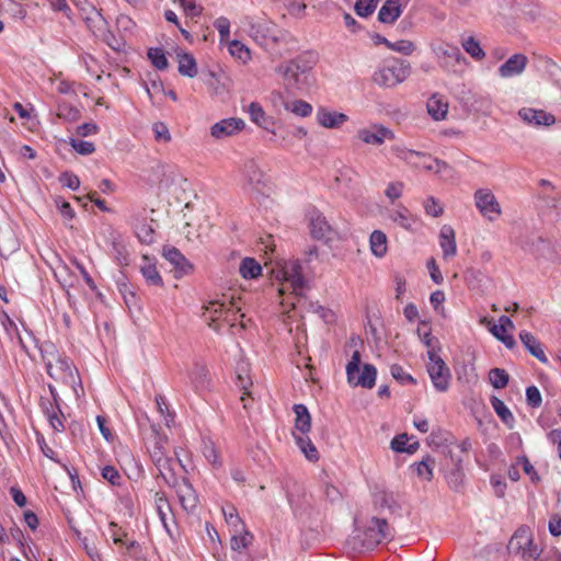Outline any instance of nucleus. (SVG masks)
<instances>
[{
  "instance_id": "nucleus-47",
  "label": "nucleus",
  "mask_w": 561,
  "mask_h": 561,
  "mask_svg": "<svg viewBox=\"0 0 561 561\" xmlns=\"http://www.w3.org/2000/svg\"><path fill=\"white\" fill-rule=\"evenodd\" d=\"M285 107L300 117H307L312 113L311 104L304 100H296L291 103H287Z\"/></svg>"
},
{
  "instance_id": "nucleus-29",
  "label": "nucleus",
  "mask_w": 561,
  "mask_h": 561,
  "mask_svg": "<svg viewBox=\"0 0 561 561\" xmlns=\"http://www.w3.org/2000/svg\"><path fill=\"white\" fill-rule=\"evenodd\" d=\"M427 112L435 121L444 119L448 112V104L435 94L427 102Z\"/></svg>"
},
{
  "instance_id": "nucleus-9",
  "label": "nucleus",
  "mask_w": 561,
  "mask_h": 561,
  "mask_svg": "<svg viewBox=\"0 0 561 561\" xmlns=\"http://www.w3.org/2000/svg\"><path fill=\"white\" fill-rule=\"evenodd\" d=\"M47 374L56 381L70 385L76 381L75 370L72 363L59 355H53L46 363Z\"/></svg>"
},
{
  "instance_id": "nucleus-36",
  "label": "nucleus",
  "mask_w": 561,
  "mask_h": 561,
  "mask_svg": "<svg viewBox=\"0 0 561 561\" xmlns=\"http://www.w3.org/2000/svg\"><path fill=\"white\" fill-rule=\"evenodd\" d=\"M491 405L497 416L510 427L512 428L514 426V416L510 409L505 405V403L499 399L497 397L491 398Z\"/></svg>"
},
{
  "instance_id": "nucleus-13",
  "label": "nucleus",
  "mask_w": 561,
  "mask_h": 561,
  "mask_svg": "<svg viewBox=\"0 0 561 561\" xmlns=\"http://www.w3.org/2000/svg\"><path fill=\"white\" fill-rule=\"evenodd\" d=\"M236 386L242 391L240 400L243 402V408L249 409V399L254 400V394L250 391L253 382L250 376V367L247 362H240L237 365Z\"/></svg>"
},
{
  "instance_id": "nucleus-3",
  "label": "nucleus",
  "mask_w": 561,
  "mask_h": 561,
  "mask_svg": "<svg viewBox=\"0 0 561 561\" xmlns=\"http://www.w3.org/2000/svg\"><path fill=\"white\" fill-rule=\"evenodd\" d=\"M508 553L519 557L523 561H537L541 550L534 543L529 527L520 526L511 537L507 545Z\"/></svg>"
},
{
  "instance_id": "nucleus-21",
  "label": "nucleus",
  "mask_w": 561,
  "mask_h": 561,
  "mask_svg": "<svg viewBox=\"0 0 561 561\" xmlns=\"http://www.w3.org/2000/svg\"><path fill=\"white\" fill-rule=\"evenodd\" d=\"M402 13L400 0H386L378 12V21L383 24H393Z\"/></svg>"
},
{
  "instance_id": "nucleus-55",
  "label": "nucleus",
  "mask_w": 561,
  "mask_h": 561,
  "mask_svg": "<svg viewBox=\"0 0 561 561\" xmlns=\"http://www.w3.org/2000/svg\"><path fill=\"white\" fill-rule=\"evenodd\" d=\"M152 131L154 135V139L157 141H161V142L171 141V135H170L169 128L164 123H162V122L154 123L152 126Z\"/></svg>"
},
{
  "instance_id": "nucleus-40",
  "label": "nucleus",
  "mask_w": 561,
  "mask_h": 561,
  "mask_svg": "<svg viewBox=\"0 0 561 561\" xmlns=\"http://www.w3.org/2000/svg\"><path fill=\"white\" fill-rule=\"evenodd\" d=\"M222 514L227 524L232 528L233 533H239L243 530V526L245 525L238 515V512L234 506L230 505L228 507H224Z\"/></svg>"
},
{
  "instance_id": "nucleus-64",
  "label": "nucleus",
  "mask_w": 561,
  "mask_h": 561,
  "mask_svg": "<svg viewBox=\"0 0 561 561\" xmlns=\"http://www.w3.org/2000/svg\"><path fill=\"white\" fill-rule=\"evenodd\" d=\"M465 278L470 287L479 286L483 278V274L474 268H469L465 273Z\"/></svg>"
},
{
  "instance_id": "nucleus-17",
  "label": "nucleus",
  "mask_w": 561,
  "mask_h": 561,
  "mask_svg": "<svg viewBox=\"0 0 561 561\" xmlns=\"http://www.w3.org/2000/svg\"><path fill=\"white\" fill-rule=\"evenodd\" d=\"M310 231L314 239L329 241L332 238L333 230L327 218L319 211H313L310 216Z\"/></svg>"
},
{
  "instance_id": "nucleus-52",
  "label": "nucleus",
  "mask_w": 561,
  "mask_h": 561,
  "mask_svg": "<svg viewBox=\"0 0 561 561\" xmlns=\"http://www.w3.org/2000/svg\"><path fill=\"white\" fill-rule=\"evenodd\" d=\"M389 49L409 56L415 50V45L408 39H400L397 42H390Z\"/></svg>"
},
{
  "instance_id": "nucleus-35",
  "label": "nucleus",
  "mask_w": 561,
  "mask_h": 561,
  "mask_svg": "<svg viewBox=\"0 0 561 561\" xmlns=\"http://www.w3.org/2000/svg\"><path fill=\"white\" fill-rule=\"evenodd\" d=\"M446 480H447L448 485L453 490L457 491L462 486L463 480H465V473H463V469H462V460L460 458L455 461V468L451 469L446 474Z\"/></svg>"
},
{
  "instance_id": "nucleus-8",
  "label": "nucleus",
  "mask_w": 561,
  "mask_h": 561,
  "mask_svg": "<svg viewBox=\"0 0 561 561\" xmlns=\"http://www.w3.org/2000/svg\"><path fill=\"white\" fill-rule=\"evenodd\" d=\"M164 482L175 489L179 501L185 511L192 512L195 510L197 506V495L187 479L178 478L173 472L165 477Z\"/></svg>"
},
{
  "instance_id": "nucleus-43",
  "label": "nucleus",
  "mask_w": 561,
  "mask_h": 561,
  "mask_svg": "<svg viewBox=\"0 0 561 561\" xmlns=\"http://www.w3.org/2000/svg\"><path fill=\"white\" fill-rule=\"evenodd\" d=\"M374 504L377 508L383 510L388 508L390 511H394L397 508V503L391 492L380 491L374 496Z\"/></svg>"
},
{
  "instance_id": "nucleus-32",
  "label": "nucleus",
  "mask_w": 561,
  "mask_h": 561,
  "mask_svg": "<svg viewBox=\"0 0 561 561\" xmlns=\"http://www.w3.org/2000/svg\"><path fill=\"white\" fill-rule=\"evenodd\" d=\"M297 446L304 453L306 458L310 461H317L319 459V453L311 439L307 435H294Z\"/></svg>"
},
{
  "instance_id": "nucleus-45",
  "label": "nucleus",
  "mask_w": 561,
  "mask_h": 561,
  "mask_svg": "<svg viewBox=\"0 0 561 561\" xmlns=\"http://www.w3.org/2000/svg\"><path fill=\"white\" fill-rule=\"evenodd\" d=\"M390 218L393 222L404 228L405 230L412 229L413 219L407 208L394 209L390 214Z\"/></svg>"
},
{
  "instance_id": "nucleus-16",
  "label": "nucleus",
  "mask_w": 561,
  "mask_h": 561,
  "mask_svg": "<svg viewBox=\"0 0 561 561\" xmlns=\"http://www.w3.org/2000/svg\"><path fill=\"white\" fill-rule=\"evenodd\" d=\"M241 309L239 306H237L231 300L227 305L225 301L219 300H211L208 302V305L205 307V313L204 316L209 314V319L215 322L216 320L225 317L226 319L229 317V314H234L239 312Z\"/></svg>"
},
{
  "instance_id": "nucleus-53",
  "label": "nucleus",
  "mask_w": 561,
  "mask_h": 561,
  "mask_svg": "<svg viewBox=\"0 0 561 561\" xmlns=\"http://www.w3.org/2000/svg\"><path fill=\"white\" fill-rule=\"evenodd\" d=\"M70 145L78 153L83 156L91 154L95 151V146L91 141L71 138Z\"/></svg>"
},
{
  "instance_id": "nucleus-46",
  "label": "nucleus",
  "mask_w": 561,
  "mask_h": 561,
  "mask_svg": "<svg viewBox=\"0 0 561 561\" xmlns=\"http://www.w3.org/2000/svg\"><path fill=\"white\" fill-rule=\"evenodd\" d=\"M148 58L150 59L152 65L159 70H164L169 66L165 54L161 48H149Z\"/></svg>"
},
{
  "instance_id": "nucleus-57",
  "label": "nucleus",
  "mask_w": 561,
  "mask_h": 561,
  "mask_svg": "<svg viewBox=\"0 0 561 561\" xmlns=\"http://www.w3.org/2000/svg\"><path fill=\"white\" fill-rule=\"evenodd\" d=\"M215 28L218 31L220 35V41H228L230 35V22L227 18L220 16L214 22Z\"/></svg>"
},
{
  "instance_id": "nucleus-12",
  "label": "nucleus",
  "mask_w": 561,
  "mask_h": 561,
  "mask_svg": "<svg viewBox=\"0 0 561 561\" xmlns=\"http://www.w3.org/2000/svg\"><path fill=\"white\" fill-rule=\"evenodd\" d=\"M163 257L173 266L174 276L176 278L188 275L193 272L192 263L174 247H164L162 251Z\"/></svg>"
},
{
  "instance_id": "nucleus-26",
  "label": "nucleus",
  "mask_w": 561,
  "mask_h": 561,
  "mask_svg": "<svg viewBox=\"0 0 561 561\" xmlns=\"http://www.w3.org/2000/svg\"><path fill=\"white\" fill-rule=\"evenodd\" d=\"M190 379L196 389H206L210 383L209 371L204 364L195 363Z\"/></svg>"
},
{
  "instance_id": "nucleus-25",
  "label": "nucleus",
  "mask_w": 561,
  "mask_h": 561,
  "mask_svg": "<svg viewBox=\"0 0 561 561\" xmlns=\"http://www.w3.org/2000/svg\"><path fill=\"white\" fill-rule=\"evenodd\" d=\"M293 411L295 417V428L299 432L298 435H307L311 428V415L305 404H295Z\"/></svg>"
},
{
  "instance_id": "nucleus-20",
  "label": "nucleus",
  "mask_w": 561,
  "mask_h": 561,
  "mask_svg": "<svg viewBox=\"0 0 561 561\" xmlns=\"http://www.w3.org/2000/svg\"><path fill=\"white\" fill-rule=\"evenodd\" d=\"M347 119L348 117L345 114L329 111L325 107H320L317 112L318 124L325 128H339Z\"/></svg>"
},
{
  "instance_id": "nucleus-34",
  "label": "nucleus",
  "mask_w": 561,
  "mask_h": 561,
  "mask_svg": "<svg viewBox=\"0 0 561 561\" xmlns=\"http://www.w3.org/2000/svg\"><path fill=\"white\" fill-rule=\"evenodd\" d=\"M261 265L252 257H244L239 266V273L243 278L252 279L261 275Z\"/></svg>"
},
{
  "instance_id": "nucleus-42",
  "label": "nucleus",
  "mask_w": 561,
  "mask_h": 561,
  "mask_svg": "<svg viewBox=\"0 0 561 561\" xmlns=\"http://www.w3.org/2000/svg\"><path fill=\"white\" fill-rule=\"evenodd\" d=\"M489 380L493 388L503 389L510 381V375L503 368H492L489 371Z\"/></svg>"
},
{
  "instance_id": "nucleus-24",
  "label": "nucleus",
  "mask_w": 561,
  "mask_h": 561,
  "mask_svg": "<svg viewBox=\"0 0 561 561\" xmlns=\"http://www.w3.org/2000/svg\"><path fill=\"white\" fill-rule=\"evenodd\" d=\"M377 369L371 364H364L362 374L354 375L352 381H347L351 386L371 389L376 383Z\"/></svg>"
},
{
  "instance_id": "nucleus-61",
  "label": "nucleus",
  "mask_w": 561,
  "mask_h": 561,
  "mask_svg": "<svg viewBox=\"0 0 561 561\" xmlns=\"http://www.w3.org/2000/svg\"><path fill=\"white\" fill-rule=\"evenodd\" d=\"M517 463L523 467L524 472L530 477V480L533 482L537 483L540 480L534 466L530 463L529 459L526 456L518 457Z\"/></svg>"
},
{
  "instance_id": "nucleus-56",
  "label": "nucleus",
  "mask_w": 561,
  "mask_h": 561,
  "mask_svg": "<svg viewBox=\"0 0 561 561\" xmlns=\"http://www.w3.org/2000/svg\"><path fill=\"white\" fill-rule=\"evenodd\" d=\"M359 365H360V353H359V351H355L352 354L351 360L346 365L347 381H352L353 376L357 375L359 373Z\"/></svg>"
},
{
  "instance_id": "nucleus-54",
  "label": "nucleus",
  "mask_w": 561,
  "mask_h": 561,
  "mask_svg": "<svg viewBox=\"0 0 561 561\" xmlns=\"http://www.w3.org/2000/svg\"><path fill=\"white\" fill-rule=\"evenodd\" d=\"M153 229L148 224H141L136 227V234L138 239L146 244H150L153 242Z\"/></svg>"
},
{
  "instance_id": "nucleus-58",
  "label": "nucleus",
  "mask_w": 561,
  "mask_h": 561,
  "mask_svg": "<svg viewBox=\"0 0 561 561\" xmlns=\"http://www.w3.org/2000/svg\"><path fill=\"white\" fill-rule=\"evenodd\" d=\"M154 503L157 513L161 519V522L165 525L167 510H169V504L163 493L157 492L154 495Z\"/></svg>"
},
{
  "instance_id": "nucleus-51",
  "label": "nucleus",
  "mask_w": 561,
  "mask_h": 561,
  "mask_svg": "<svg viewBox=\"0 0 561 561\" xmlns=\"http://www.w3.org/2000/svg\"><path fill=\"white\" fill-rule=\"evenodd\" d=\"M229 51L232 56L237 57L242 61H247L248 59H250L249 48L239 41H232L229 44Z\"/></svg>"
},
{
  "instance_id": "nucleus-15",
  "label": "nucleus",
  "mask_w": 561,
  "mask_h": 561,
  "mask_svg": "<svg viewBox=\"0 0 561 561\" xmlns=\"http://www.w3.org/2000/svg\"><path fill=\"white\" fill-rule=\"evenodd\" d=\"M518 116L527 124L534 126H551L554 124L556 118L542 110H534L524 107L518 111Z\"/></svg>"
},
{
  "instance_id": "nucleus-5",
  "label": "nucleus",
  "mask_w": 561,
  "mask_h": 561,
  "mask_svg": "<svg viewBox=\"0 0 561 561\" xmlns=\"http://www.w3.org/2000/svg\"><path fill=\"white\" fill-rule=\"evenodd\" d=\"M282 286L278 289L279 295L290 291L297 297H301L307 282L302 275V267L299 261L286 262L282 268Z\"/></svg>"
},
{
  "instance_id": "nucleus-14",
  "label": "nucleus",
  "mask_w": 561,
  "mask_h": 561,
  "mask_svg": "<svg viewBox=\"0 0 561 561\" xmlns=\"http://www.w3.org/2000/svg\"><path fill=\"white\" fill-rule=\"evenodd\" d=\"M245 126L243 119L238 117L224 118L210 127V135L215 139L221 140L231 137L241 131Z\"/></svg>"
},
{
  "instance_id": "nucleus-63",
  "label": "nucleus",
  "mask_w": 561,
  "mask_h": 561,
  "mask_svg": "<svg viewBox=\"0 0 561 561\" xmlns=\"http://www.w3.org/2000/svg\"><path fill=\"white\" fill-rule=\"evenodd\" d=\"M424 208L427 215L432 217H439L443 214V207L434 197H427L424 203Z\"/></svg>"
},
{
  "instance_id": "nucleus-59",
  "label": "nucleus",
  "mask_w": 561,
  "mask_h": 561,
  "mask_svg": "<svg viewBox=\"0 0 561 561\" xmlns=\"http://www.w3.org/2000/svg\"><path fill=\"white\" fill-rule=\"evenodd\" d=\"M526 400L527 404L533 408L540 407L542 402L541 393L536 386H529L526 389Z\"/></svg>"
},
{
  "instance_id": "nucleus-38",
  "label": "nucleus",
  "mask_w": 561,
  "mask_h": 561,
  "mask_svg": "<svg viewBox=\"0 0 561 561\" xmlns=\"http://www.w3.org/2000/svg\"><path fill=\"white\" fill-rule=\"evenodd\" d=\"M370 249L377 257H382L387 252V237L382 231L375 230L370 234Z\"/></svg>"
},
{
  "instance_id": "nucleus-31",
  "label": "nucleus",
  "mask_w": 561,
  "mask_h": 561,
  "mask_svg": "<svg viewBox=\"0 0 561 561\" xmlns=\"http://www.w3.org/2000/svg\"><path fill=\"white\" fill-rule=\"evenodd\" d=\"M140 272L149 285L161 286L162 277L160 276L156 265L144 256V264L140 266Z\"/></svg>"
},
{
  "instance_id": "nucleus-7",
  "label": "nucleus",
  "mask_w": 561,
  "mask_h": 561,
  "mask_svg": "<svg viewBox=\"0 0 561 561\" xmlns=\"http://www.w3.org/2000/svg\"><path fill=\"white\" fill-rule=\"evenodd\" d=\"M427 356L426 368L434 388L439 392L447 391L451 378L449 368L435 350L427 351Z\"/></svg>"
},
{
  "instance_id": "nucleus-1",
  "label": "nucleus",
  "mask_w": 561,
  "mask_h": 561,
  "mask_svg": "<svg viewBox=\"0 0 561 561\" xmlns=\"http://www.w3.org/2000/svg\"><path fill=\"white\" fill-rule=\"evenodd\" d=\"M312 56H298L289 62L278 67L287 89L304 91L311 84L310 70L314 65Z\"/></svg>"
},
{
  "instance_id": "nucleus-62",
  "label": "nucleus",
  "mask_w": 561,
  "mask_h": 561,
  "mask_svg": "<svg viewBox=\"0 0 561 561\" xmlns=\"http://www.w3.org/2000/svg\"><path fill=\"white\" fill-rule=\"evenodd\" d=\"M157 408L162 416H164L165 425L169 426L173 421V414L169 411L165 398L161 394L156 397Z\"/></svg>"
},
{
  "instance_id": "nucleus-50",
  "label": "nucleus",
  "mask_w": 561,
  "mask_h": 561,
  "mask_svg": "<svg viewBox=\"0 0 561 561\" xmlns=\"http://www.w3.org/2000/svg\"><path fill=\"white\" fill-rule=\"evenodd\" d=\"M390 373L391 376L402 385L416 383V380L410 374L405 373L404 369L398 364L391 365Z\"/></svg>"
},
{
  "instance_id": "nucleus-27",
  "label": "nucleus",
  "mask_w": 561,
  "mask_h": 561,
  "mask_svg": "<svg viewBox=\"0 0 561 561\" xmlns=\"http://www.w3.org/2000/svg\"><path fill=\"white\" fill-rule=\"evenodd\" d=\"M411 439H413V437L410 438L408 434L397 435L391 440V448L397 453H407L412 455L419 449L420 443L415 439L412 443H409Z\"/></svg>"
},
{
  "instance_id": "nucleus-30",
  "label": "nucleus",
  "mask_w": 561,
  "mask_h": 561,
  "mask_svg": "<svg viewBox=\"0 0 561 561\" xmlns=\"http://www.w3.org/2000/svg\"><path fill=\"white\" fill-rule=\"evenodd\" d=\"M248 113L250 115L251 121L257 126L268 130L270 123L272 119L266 116L263 107L257 102H252L249 105Z\"/></svg>"
},
{
  "instance_id": "nucleus-48",
  "label": "nucleus",
  "mask_w": 561,
  "mask_h": 561,
  "mask_svg": "<svg viewBox=\"0 0 561 561\" xmlns=\"http://www.w3.org/2000/svg\"><path fill=\"white\" fill-rule=\"evenodd\" d=\"M379 0H357L354 10L358 16L367 18L376 10Z\"/></svg>"
},
{
  "instance_id": "nucleus-18",
  "label": "nucleus",
  "mask_w": 561,
  "mask_h": 561,
  "mask_svg": "<svg viewBox=\"0 0 561 561\" xmlns=\"http://www.w3.org/2000/svg\"><path fill=\"white\" fill-rule=\"evenodd\" d=\"M357 136L363 142L375 146L381 145L386 139L394 138L393 133L383 126L359 129Z\"/></svg>"
},
{
  "instance_id": "nucleus-22",
  "label": "nucleus",
  "mask_w": 561,
  "mask_h": 561,
  "mask_svg": "<svg viewBox=\"0 0 561 561\" xmlns=\"http://www.w3.org/2000/svg\"><path fill=\"white\" fill-rule=\"evenodd\" d=\"M519 339L526 350L536 357L539 362L547 364L548 357L546 356L541 343L529 332L522 331Z\"/></svg>"
},
{
  "instance_id": "nucleus-11",
  "label": "nucleus",
  "mask_w": 561,
  "mask_h": 561,
  "mask_svg": "<svg viewBox=\"0 0 561 561\" xmlns=\"http://www.w3.org/2000/svg\"><path fill=\"white\" fill-rule=\"evenodd\" d=\"M244 184L254 191L261 192L267 182L266 175L254 159L244 161L241 168Z\"/></svg>"
},
{
  "instance_id": "nucleus-49",
  "label": "nucleus",
  "mask_w": 561,
  "mask_h": 561,
  "mask_svg": "<svg viewBox=\"0 0 561 561\" xmlns=\"http://www.w3.org/2000/svg\"><path fill=\"white\" fill-rule=\"evenodd\" d=\"M357 179V173L348 168L343 167L341 170H339L337 175L335 176V182L341 185H345L347 187L351 186L352 183H354Z\"/></svg>"
},
{
  "instance_id": "nucleus-2",
  "label": "nucleus",
  "mask_w": 561,
  "mask_h": 561,
  "mask_svg": "<svg viewBox=\"0 0 561 561\" xmlns=\"http://www.w3.org/2000/svg\"><path fill=\"white\" fill-rule=\"evenodd\" d=\"M410 75V65L401 59L391 58L375 71L373 81L385 88L394 87L404 81Z\"/></svg>"
},
{
  "instance_id": "nucleus-4",
  "label": "nucleus",
  "mask_w": 561,
  "mask_h": 561,
  "mask_svg": "<svg viewBox=\"0 0 561 561\" xmlns=\"http://www.w3.org/2000/svg\"><path fill=\"white\" fill-rule=\"evenodd\" d=\"M393 536V529L385 518L373 517L358 540L362 549L371 550L385 540H391ZM353 546L357 547V538H353Z\"/></svg>"
},
{
  "instance_id": "nucleus-41",
  "label": "nucleus",
  "mask_w": 561,
  "mask_h": 561,
  "mask_svg": "<svg viewBox=\"0 0 561 561\" xmlns=\"http://www.w3.org/2000/svg\"><path fill=\"white\" fill-rule=\"evenodd\" d=\"M392 151L394 152V154L400 158L401 160L410 163V164H413V165H417L414 161H413V158L414 157H420V158H431L430 156H427L426 153L424 152H421V151H415V150H411V149H408L403 146H393L392 147Z\"/></svg>"
},
{
  "instance_id": "nucleus-39",
  "label": "nucleus",
  "mask_w": 561,
  "mask_h": 561,
  "mask_svg": "<svg viewBox=\"0 0 561 561\" xmlns=\"http://www.w3.org/2000/svg\"><path fill=\"white\" fill-rule=\"evenodd\" d=\"M253 540V535L245 529V526H243V530L239 533H233L231 537V549L234 551H241L242 549L248 548Z\"/></svg>"
},
{
  "instance_id": "nucleus-19",
  "label": "nucleus",
  "mask_w": 561,
  "mask_h": 561,
  "mask_svg": "<svg viewBox=\"0 0 561 561\" xmlns=\"http://www.w3.org/2000/svg\"><path fill=\"white\" fill-rule=\"evenodd\" d=\"M528 58L524 54H514L499 68L502 78H512L524 72Z\"/></svg>"
},
{
  "instance_id": "nucleus-33",
  "label": "nucleus",
  "mask_w": 561,
  "mask_h": 561,
  "mask_svg": "<svg viewBox=\"0 0 561 561\" xmlns=\"http://www.w3.org/2000/svg\"><path fill=\"white\" fill-rule=\"evenodd\" d=\"M85 4L89 7V13L83 16L88 27L95 31H101L105 27L106 21L102 16V14L95 9L94 5H92L89 2H85Z\"/></svg>"
},
{
  "instance_id": "nucleus-23",
  "label": "nucleus",
  "mask_w": 561,
  "mask_h": 561,
  "mask_svg": "<svg viewBox=\"0 0 561 561\" xmlns=\"http://www.w3.org/2000/svg\"><path fill=\"white\" fill-rule=\"evenodd\" d=\"M439 245L443 250L444 257L456 255L457 244L455 230L448 225H444L440 229Z\"/></svg>"
},
{
  "instance_id": "nucleus-60",
  "label": "nucleus",
  "mask_w": 561,
  "mask_h": 561,
  "mask_svg": "<svg viewBox=\"0 0 561 561\" xmlns=\"http://www.w3.org/2000/svg\"><path fill=\"white\" fill-rule=\"evenodd\" d=\"M102 478L108 481L112 485H119L121 484V474L118 470L113 466H105L102 469Z\"/></svg>"
},
{
  "instance_id": "nucleus-6",
  "label": "nucleus",
  "mask_w": 561,
  "mask_h": 561,
  "mask_svg": "<svg viewBox=\"0 0 561 561\" xmlns=\"http://www.w3.org/2000/svg\"><path fill=\"white\" fill-rule=\"evenodd\" d=\"M167 445V437L156 435L152 446L148 448L150 458L163 480L165 477H169L170 473L174 472V465L176 463V461L168 455Z\"/></svg>"
},
{
  "instance_id": "nucleus-10",
  "label": "nucleus",
  "mask_w": 561,
  "mask_h": 561,
  "mask_svg": "<svg viewBox=\"0 0 561 561\" xmlns=\"http://www.w3.org/2000/svg\"><path fill=\"white\" fill-rule=\"evenodd\" d=\"M474 204L480 214L490 221H494L502 214L500 203L489 188H479L474 192Z\"/></svg>"
},
{
  "instance_id": "nucleus-44",
  "label": "nucleus",
  "mask_w": 561,
  "mask_h": 561,
  "mask_svg": "<svg viewBox=\"0 0 561 561\" xmlns=\"http://www.w3.org/2000/svg\"><path fill=\"white\" fill-rule=\"evenodd\" d=\"M462 47L465 51L476 60H481L485 56L484 50L480 46V43L472 36L462 41Z\"/></svg>"
},
{
  "instance_id": "nucleus-37",
  "label": "nucleus",
  "mask_w": 561,
  "mask_h": 561,
  "mask_svg": "<svg viewBox=\"0 0 561 561\" xmlns=\"http://www.w3.org/2000/svg\"><path fill=\"white\" fill-rule=\"evenodd\" d=\"M435 465V459L430 455L425 456L420 462L413 465L417 477L425 481H431L433 479V467Z\"/></svg>"
},
{
  "instance_id": "nucleus-28",
  "label": "nucleus",
  "mask_w": 561,
  "mask_h": 561,
  "mask_svg": "<svg viewBox=\"0 0 561 561\" xmlns=\"http://www.w3.org/2000/svg\"><path fill=\"white\" fill-rule=\"evenodd\" d=\"M179 72L182 76L194 78L197 75V65L193 55L188 53H179Z\"/></svg>"
}]
</instances>
